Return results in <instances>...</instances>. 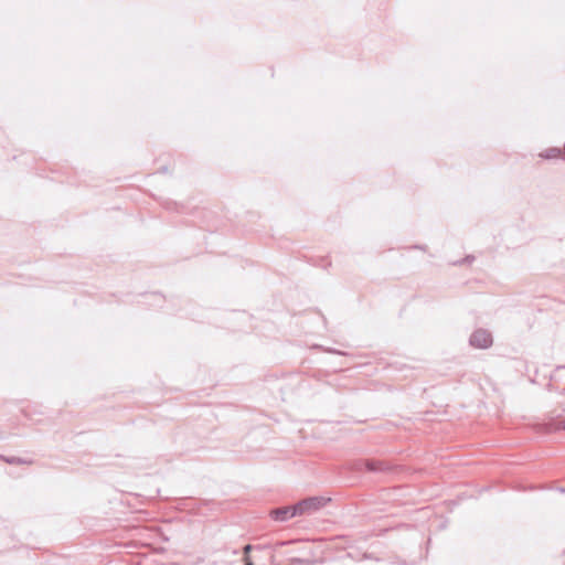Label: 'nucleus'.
<instances>
[{
  "mask_svg": "<svg viewBox=\"0 0 565 565\" xmlns=\"http://www.w3.org/2000/svg\"><path fill=\"white\" fill-rule=\"evenodd\" d=\"M250 550H252V546H250V545H246V546L244 547V554H245V556H248V553L250 552Z\"/></svg>",
  "mask_w": 565,
  "mask_h": 565,
  "instance_id": "39448f33",
  "label": "nucleus"
},
{
  "mask_svg": "<svg viewBox=\"0 0 565 565\" xmlns=\"http://www.w3.org/2000/svg\"><path fill=\"white\" fill-rule=\"evenodd\" d=\"M245 565H254L249 556H244Z\"/></svg>",
  "mask_w": 565,
  "mask_h": 565,
  "instance_id": "20e7f679",
  "label": "nucleus"
},
{
  "mask_svg": "<svg viewBox=\"0 0 565 565\" xmlns=\"http://www.w3.org/2000/svg\"><path fill=\"white\" fill-rule=\"evenodd\" d=\"M329 499L315 497L305 499L295 504V510L298 516L311 514L327 504Z\"/></svg>",
  "mask_w": 565,
  "mask_h": 565,
  "instance_id": "f257e3e1",
  "label": "nucleus"
},
{
  "mask_svg": "<svg viewBox=\"0 0 565 565\" xmlns=\"http://www.w3.org/2000/svg\"><path fill=\"white\" fill-rule=\"evenodd\" d=\"M470 342L473 347L479 349H486L491 345L492 338L491 334L486 330H477L470 339Z\"/></svg>",
  "mask_w": 565,
  "mask_h": 565,
  "instance_id": "f03ea898",
  "label": "nucleus"
},
{
  "mask_svg": "<svg viewBox=\"0 0 565 565\" xmlns=\"http://www.w3.org/2000/svg\"><path fill=\"white\" fill-rule=\"evenodd\" d=\"M270 515L274 520L281 522L287 521L294 516H298L295 510V505L275 509L270 512Z\"/></svg>",
  "mask_w": 565,
  "mask_h": 565,
  "instance_id": "7ed1b4c3",
  "label": "nucleus"
}]
</instances>
